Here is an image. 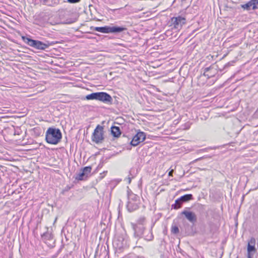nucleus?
Segmentation results:
<instances>
[{
    "label": "nucleus",
    "instance_id": "nucleus-1",
    "mask_svg": "<svg viewBox=\"0 0 258 258\" xmlns=\"http://www.w3.org/2000/svg\"><path fill=\"white\" fill-rule=\"evenodd\" d=\"M62 137L61 133L58 128L49 127L47 129L45 134V140L46 142L52 145L58 144Z\"/></svg>",
    "mask_w": 258,
    "mask_h": 258
},
{
    "label": "nucleus",
    "instance_id": "nucleus-2",
    "mask_svg": "<svg viewBox=\"0 0 258 258\" xmlns=\"http://www.w3.org/2000/svg\"><path fill=\"white\" fill-rule=\"evenodd\" d=\"M22 39L29 46L40 50H45L49 46L52 45L54 44L53 42L49 41H47L46 43H43L40 41L33 40L25 36H22Z\"/></svg>",
    "mask_w": 258,
    "mask_h": 258
},
{
    "label": "nucleus",
    "instance_id": "nucleus-3",
    "mask_svg": "<svg viewBox=\"0 0 258 258\" xmlns=\"http://www.w3.org/2000/svg\"><path fill=\"white\" fill-rule=\"evenodd\" d=\"M93 30L103 33H117L126 30V28L123 27L116 26H105L104 27H95L93 28Z\"/></svg>",
    "mask_w": 258,
    "mask_h": 258
},
{
    "label": "nucleus",
    "instance_id": "nucleus-4",
    "mask_svg": "<svg viewBox=\"0 0 258 258\" xmlns=\"http://www.w3.org/2000/svg\"><path fill=\"white\" fill-rule=\"evenodd\" d=\"M140 204V200L138 196L133 193L128 195V202L126 207L128 211L133 212L138 209Z\"/></svg>",
    "mask_w": 258,
    "mask_h": 258
},
{
    "label": "nucleus",
    "instance_id": "nucleus-5",
    "mask_svg": "<svg viewBox=\"0 0 258 258\" xmlns=\"http://www.w3.org/2000/svg\"><path fill=\"white\" fill-rule=\"evenodd\" d=\"M103 127L97 125L92 136V140L96 144L101 143L104 140Z\"/></svg>",
    "mask_w": 258,
    "mask_h": 258
},
{
    "label": "nucleus",
    "instance_id": "nucleus-6",
    "mask_svg": "<svg viewBox=\"0 0 258 258\" xmlns=\"http://www.w3.org/2000/svg\"><path fill=\"white\" fill-rule=\"evenodd\" d=\"M124 139L127 140V142H130V144L133 146H137L140 143L143 142L146 139V135L143 132H138L137 134L133 138L132 140L130 141V139L126 137H124Z\"/></svg>",
    "mask_w": 258,
    "mask_h": 258
},
{
    "label": "nucleus",
    "instance_id": "nucleus-7",
    "mask_svg": "<svg viewBox=\"0 0 258 258\" xmlns=\"http://www.w3.org/2000/svg\"><path fill=\"white\" fill-rule=\"evenodd\" d=\"M113 245L116 249L121 251L127 246V240L122 236H117L114 239Z\"/></svg>",
    "mask_w": 258,
    "mask_h": 258
},
{
    "label": "nucleus",
    "instance_id": "nucleus-8",
    "mask_svg": "<svg viewBox=\"0 0 258 258\" xmlns=\"http://www.w3.org/2000/svg\"><path fill=\"white\" fill-rule=\"evenodd\" d=\"M185 23V19L181 16L173 17L171 19V26L176 29H180Z\"/></svg>",
    "mask_w": 258,
    "mask_h": 258
},
{
    "label": "nucleus",
    "instance_id": "nucleus-9",
    "mask_svg": "<svg viewBox=\"0 0 258 258\" xmlns=\"http://www.w3.org/2000/svg\"><path fill=\"white\" fill-rule=\"evenodd\" d=\"M255 239L251 237L248 241L247 244V258H253V255L256 251L255 247Z\"/></svg>",
    "mask_w": 258,
    "mask_h": 258
},
{
    "label": "nucleus",
    "instance_id": "nucleus-10",
    "mask_svg": "<svg viewBox=\"0 0 258 258\" xmlns=\"http://www.w3.org/2000/svg\"><path fill=\"white\" fill-rule=\"evenodd\" d=\"M97 100L106 103H111L112 99L111 96L105 92H98Z\"/></svg>",
    "mask_w": 258,
    "mask_h": 258
},
{
    "label": "nucleus",
    "instance_id": "nucleus-11",
    "mask_svg": "<svg viewBox=\"0 0 258 258\" xmlns=\"http://www.w3.org/2000/svg\"><path fill=\"white\" fill-rule=\"evenodd\" d=\"M181 214L184 215L185 218L191 223H195L197 222V218L196 214L192 212L184 210Z\"/></svg>",
    "mask_w": 258,
    "mask_h": 258
},
{
    "label": "nucleus",
    "instance_id": "nucleus-12",
    "mask_svg": "<svg viewBox=\"0 0 258 258\" xmlns=\"http://www.w3.org/2000/svg\"><path fill=\"white\" fill-rule=\"evenodd\" d=\"M133 228L134 230V234L136 236L140 237L143 234L145 228L142 224H133Z\"/></svg>",
    "mask_w": 258,
    "mask_h": 258
},
{
    "label": "nucleus",
    "instance_id": "nucleus-13",
    "mask_svg": "<svg viewBox=\"0 0 258 258\" xmlns=\"http://www.w3.org/2000/svg\"><path fill=\"white\" fill-rule=\"evenodd\" d=\"M111 132L112 136L114 137H118L121 134L120 128L118 126H112L111 128Z\"/></svg>",
    "mask_w": 258,
    "mask_h": 258
},
{
    "label": "nucleus",
    "instance_id": "nucleus-14",
    "mask_svg": "<svg viewBox=\"0 0 258 258\" xmlns=\"http://www.w3.org/2000/svg\"><path fill=\"white\" fill-rule=\"evenodd\" d=\"M192 199V195L191 194H186L180 198H178V200H181L182 202H186Z\"/></svg>",
    "mask_w": 258,
    "mask_h": 258
},
{
    "label": "nucleus",
    "instance_id": "nucleus-15",
    "mask_svg": "<svg viewBox=\"0 0 258 258\" xmlns=\"http://www.w3.org/2000/svg\"><path fill=\"white\" fill-rule=\"evenodd\" d=\"M98 96V92L93 93L87 95L86 96L87 100H97Z\"/></svg>",
    "mask_w": 258,
    "mask_h": 258
},
{
    "label": "nucleus",
    "instance_id": "nucleus-16",
    "mask_svg": "<svg viewBox=\"0 0 258 258\" xmlns=\"http://www.w3.org/2000/svg\"><path fill=\"white\" fill-rule=\"evenodd\" d=\"M88 176L86 174L81 171L80 173L78 174L76 177V179L78 180H83L86 179Z\"/></svg>",
    "mask_w": 258,
    "mask_h": 258
},
{
    "label": "nucleus",
    "instance_id": "nucleus-17",
    "mask_svg": "<svg viewBox=\"0 0 258 258\" xmlns=\"http://www.w3.org/2000/svg\"><path fill=\"white\" fill-rule=\"evenodd\" d=\"M183 202L181 200H178V199L175 201L174 204L172 205V208L174 209H178L181 207Z\"/></svg>",
    "mask_w": 258,
    "mask_h": 258
},
{
    "label": "nucleus",
    "instance_id": "nucleus-18",
    "mask_svg": "<svg viewBox=\"0 0 258 258\" xmlns=\"http://www.w3.org/2000/svg\"><path fill=\"white\" fill-rule=\"evenodd\" d=\"M252 4L251 0L247 3L244 4V5H242L241 6V8L244 10H250L251 9L252 10Z\"/></svg>",
    "mask_w": 258,
    "mask_h": 258
},
{
    "label": "nucleus",
    "instance_id": "nucleus-19",
    "mask_svg": "<svg viewBox=\"0 0 258 258\" xmlns=\"http://www.w3.org/2000/svg\"><path fill=\"white\" fill-rule=\"evenodd\" d=\"M91 167L90 166H87L84 167L82 170V171L86 175L88 176L89 174L90 173L91 171Z\"/></svg>",
    "mask_w": 258,
    "mask_h": 258
},
{
    "label": "nucleus",
    "instance_id": "nucleus-20",
    "mask_svg": "<svg viewBox=\"0 0 258 258\" xmlns=\"http://www.w3.org/2000/svg\"><path fill=\"white\" fill-rule=\"evenodd\" d=\"M146 218L145 217H141L139 218V219L137 221V224H142V225H144V223L145 222Z\"/></svg>",
    "mask_w": 258,
    "mask_h": 258
},
{
    "label": "nucleus",
    "instance_id": "nucleus-21",
    "mask_svg": "<svg viewBox=\"0 0 258 258\" xmlns=\"http://www.w3.org/2000/svg\"><path fill=\"white\" fill-rule=\"evenodd\" d=\"M252 10L258 9V0H251Z\"/></svg>",
    "mask_w": 258,
    "mask_h": 258
},
{
    "label": "nucleus",
    "instance_id": "nucleus-22",
    "mask_svg": "<svg viewBox=\"0 0 258 258\" xmlns=\"http://www.w3.org/2000/svg\"><path fill=\"white\" fill-rule=\"evenodd\" d=\"M191 123L189 122H186L184 124L182 125V129L184 130H188L190 128Z\"/></svg>",
    "mask_w": 258,
    "mask_h": 258
},
{
    "label": "nucleus",
    "instance_id": "nucleus-23",
    "mask_svg": "<svg viewBox=\"0 0 258 258\" xmlns=\"http://www.w3.org/2000/svg\"><path fill=\"white\" fill-rule=\"evenodd\" d=\"M171 231V232L173 234H177L179 232V229L176 226H172Z\"/></svg>",
    "mask_w": 258,
    "mask_h": 258
},
{
    "label": "nucleus",
    "instance_id": "nucleus-24",
    "mask_svg": "<svg viewBox=\"0 0 258 258\" xmlns=\"http://www.w3.org/2000/svg\"><path fill=\"white\" fill-rule=\"evenodd\" d=\"M81 0H68V2L71 4H74L79 2Z\"/></svg>",
    "mask_w": 258,
    "mask_h": 258
},
{
    "label": "nucleus",
    "instance_id": "nucleus-25",
    "mask_svg": "<svg viewBox=\"0 0 258 258\" xmlns=\"http://www.w3.org/2000/svg\"><path fill=\"white\" fill-rule=\"evenodd\" d=\"M209 70V68H206V69H205V72H204V75L205 76H206V72H208Z\"/></svg>",
    "mask_w": 258,
    "mask_h": 258
},
{
    "label": "nucleus",
    "instance_id": "nucleus-26",
    "mask_svg": "<svg viewBox=\"0 0 258 258\" xmlns=\"http://www.w3.org/2000/svg\"><path fill=\"white\" fill-rule=\"evenodd\" d=\"M173 172V169H172L171 171H170L169 173H168L169 176H172Z\"/></svg>",
    "mask_w": 258,
    "mask_h": 258
},
{
    "label": "nucleus",
    "instance_id": "nucleus-27",
    "mask_svg": "<svg viewBox=\"0 0 258 258\" xmlns=\"http://www.w3.org/2000/svg\"><path fill=\"white\" fill-rule=\"evenodd\" d=\"M128 183H131V178L130 177H128Z\"/></svg>",
    "mask_w": 258,
    "mask_h": 258
},
{
    "label": "nucleus",
    "instance_id": "nucleus-28",
    "mask_svg": "<svg viewBox=\"0 0 258 258\" xmlns=\"http://www.w3.org/2000/svg\"><path fill=\"white\" fill-rule=\"evenodd\" d=\"M136 258H145V257H144L143 256H137L136 257Z\"/></svg>",
    "mask_w": 258,
    "mask_h": 258
},
{
    "label": "nucleus",
    "instance_id": "nucleus-29",
    "mask_svg": "<svg viewBox=\"0 0 258 258\" xmlns=\"http://www.w3.org/2000/svg\"><path fill=\"white\" fill-rule=\"evenodd\" d=\"M202 158H198L196 160V161H198V160H200Z\"/></svg>",
    "mask_w": 258,
    "mask_h": 258
},
{
    "label": "nucleus",
    "instance_id": "nucleus-30",
    "mask_svg": "<svg viewBox=\"0 0 258 258\" xmlns=\"http://www.w3.org/2000/svg\"><path fill=\"white\" fill-rule=\"evenodd\" d=\"M47 234H44L43 236H45Z\"/></svg>",
    "mask_w": 258,
    "mask_h": 258
},
{
    "label": "nucleus",
    "instance_id": "nucleus-31",
    "mask_svg": "<svg viewBox=\"0 0 258 258\" xmlns=\"http://www.w3.org/2000/svg\"><path fill=\"white\" fill-rule=\"evenodd\" d=\"M50 24H51V25H54V24H53V23H51V22H50Z\"/></svg>",
    "mask_w": 258,
    "mask_h": 258
}]
</instances>
